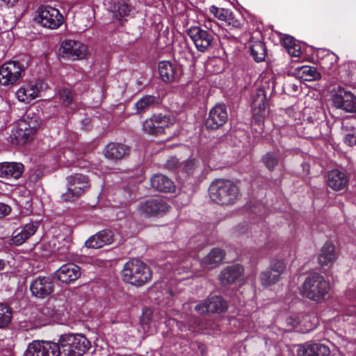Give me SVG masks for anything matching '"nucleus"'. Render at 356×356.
<instances>
[{"instance_id":"nucleus-1","label":"nucleus","mask_w":356,"mask_h":356,"mask_svg":"<svg viewBox=\"0 0 356 356\" xmlns=\"http://www.w3.org/2000/svg\"><path fill=\"white\" fill-rule=\"evenodd\" d=\"M56 343L58 356H82L91 346L90 341L81 334H62Z\"/></svg>"},{"instance_id":"nucleus-2","label":"nucleus","mask_w":356,"mask_h":356,"mask_svg":"<svg viewBox=\"0 0 356 356\" xmlns=\"http://www.w3.org/2000/svg\"><path fill=\"white\" fill-rule=\"evenodd\" d=\"M209 193L211 200L220 205L234 204L240 195L237 186L232 181L225 179L213 181Z\"/></svg>"},{"instance_id":"nucleus-3","label":"nucleus","mask_w":356,"mask_h":356,"mask_svg":"<svg viewBox=\"0 0 356 356\" xmlns=\"http://www.w3.org/2000/svg\"><path fill=\"white\" fill-rule=\"evenodd\" d=\"M40 125V120L38 118L27 115L12 129L9 136L10 142L16 146L26 145L33 139Z\"/></svg>"},{"instance_id":"nucleus-4","label":"nucleus","mask_w":356,"mask_h":356,"mask_svg":"<svg viewBox=\"0 0 356 356\" xmlns=\"http://www.w3.org/2000/svg\"><path fill=\"white\" fill-rule=\"evenodd\" d=\"M124 282L136 286L145 284L152 277L148 266L138 259L128 261L121 271Z\"/></svg>"},{"instance_id":"nucleus-5","label":"nucleus","mask_w":356,"mask_h":356,"mask_svg":"<svg viewBox=\"0 0 356 356\" xmlns=\"http://www.w3.org/2000/svg\"><path fill=\"white\" fill-rule=\"evenodd\" d=\"M330 290V284L321 274H309L300 288L301 295L309 300L320 302L324 299Z\"/></svg>"},{"instance_id":"nucleus-6","label":"nucleus","mask_w":356,"mask_h":356,"mask_svg":"<svg viewBox=\"0 0 356 356\" xmlns=\"http://www.w3.org/2000/svg\"><path fill=\"white\" fill-rule=\"evenodd\" d=\"M67 190L61 195L66 202H73L90 187L88 178L82 174H74L67 177Z\"/></svg>"},{"instance_id":"nucleus-7","label":"nucleus","mask_w":356,"mask_h":356,"mask_svg":"<svg viewBox=\"0 0 356 356\" xmlns=\"http://www.w3.org/2000/svg\"><path fill=\"white\" fill-rule=\"evenodd\" d=\"M25 67L18 60H9L0 65V86L15 85L24 74Z\"/></svg>"},{"instance_id":"nucleus-8","label":"nucleus","mask_w":356,"mask_h":356,"mask_svg":"<svg viewBox=\"0 0 356 356\" xmlns=\"http://www.w3.org/2000/svg\"><path fill=\"white\" fill-rule=\"evenodd\" d=\"M267 106L266 95L262 88L257 89L252 95V128L254 130L259 129V132L263 130L264 119L266 115Z\"/></svg>"},{"instance_id":"nucleus-9","label":"nucleus","mask_w":356,"mask_h":356,"mask_svg":"<svg viewBox=\"0 0 356 356\" xmlns=\"http://www.w3.org/2000/svg\"><path fill=\"white\" fill-rule=\"evenodd\" d=\"M331 92L332 102L336 108L347 113L356 112V96L350 91L338 86Z\"/></svg>"},{"instance_id":"nucleus-10","label":"nucleus","mask_w":356,"mask_h":356,"mask_svg":"<svg viewBox=\"0 0 356 356\" xmlns=\"http://www.w3.org/2000/svg\"><path fill=\"white\" fill-rule=\"evenodd\" d=\"M37 13V22L44 28L56 29L64 22L63 16L60 11L49 6L39 8Z\"/></svg>"},{"instance_id":"nucleus-11","label":"nucleus","mask_w":356,"mask_h":356,"mask_svg":"<svg viewBox=\"0 0 356 356\" xmlns=\"http://www.w3.org/2000/svg\"><path fill=\"white\" fill-rule=\"evenodd\" d=\"M175 124L174 121L171 120L168 116L156 115L143 122V130L150 135L159 136L163 133H167L170 127Z\"/></svg>"},{"instance_id":"nucleus-12","label":"nucleus","mask_w":356,"mask_h":356,"mask_svg":"<svg viewBox=\"0 0 356 356\" xmlns=\"http://www.w3.org/2000/svg\"><path fill=\"white\" fill-rule=\"evenodd\" d=\"M187 33L197 51L205 52L211 47L214 40L213 35L211 33L203 29L201 26H191L188 29Z\"/></svg>"},{"instance_id":"nucleus-13","label":"nucleus","mask_w":356,"mask_h":356,"mask_svg":"<svg viewBox=\"0 0 356 356\" xmlns=\"http://www.w3.org/2000/svg\"><path fill=\"white\" fill-rule=\"evenodd\" d=\"M44 86V83L40 81L24 83L15 92V97L19 102L29 104L40 97Z\"/></svg>"},{"instance_id":"nucleus-14","label":"nucleus","mask_w":356,"mask_h":356,"mask_svg":"<svg viewBox=\"0 0 356 356\" xmlns=\"http://www.w3.org/2000/svg\"><path fill=\"white\" fill-rule=\"evenodd\" d=\"M62 57L72 60L83 59L88 54L86 45L74 40H67L64 41L59 49Z\"/></svg>"},{"instance_id":"nucleus-15","label":"nucleus","mask_w":356,"mask_h":356,"mask_svg":"<svg viewBox=\"0 0 356 356\" xmlns=\"http://www.w3.org/2000/svg\"><path fill=\"white\" fill-rule=\"evenodd\" d=\"M56 343L47 341H34L31 343L24 356H58Z\"/></svg>"},{"instance_id":"nucleus-16","label":"nucleus","mask_w":356,"mask_h":356,"mask_svg":"<svg viewBox=\"0 0 356 356\" xmlns=\"http://www.w3.org/2000/svg\"><path fill=\"white\" fill-rule=\"evenodd\" d=\"M30 290L33 296L44 298L54 291L53 279L49 276H38L31 282Z\"/></svg>"},{"instance_id":"nucleus-17","label":"nucleus","mask_w":356,"mask_h":356,"mask_svg":"<svg viewBox=\"0 0 356 356\" xmlns=\"http://www.w3.org/2000/svg\"><path fill=\"white\" fill-rule=\"evenodd\" d=\"M168 210V204L161 198L147 200L138 207L140 214L147 217L163 214Z\"/></svg>"},{"instance_id":"nucleus-18","label":"nucleus","mask_w":356,"mask_h":356,"mask_svg":"<svg viewBox=\"0 0 356 356\" xmlns=\"http://www.w3.org/2000/svg\"><path fill=\"white\" fill-rule=\"evenodd\" d=\"M227 120V112L224 104H217L209 112L206 121L207 128L216 129L222 126Z\"/></svg>"},{"instance_id":"nucleus-19","label":"nucleus","mask_w":356,"mask_h":356,"mask_svg":"<svg viewBox=\"0 0 356 356\" xmlns=\"http://www.w3.org/2000/svg\"><path fill=\"white\" fill-rule=\"evenodd\" d=\"M56 276L63 283L70 284L76 280L81 276V270L77 265L69 263L63 265L57 270Z\"/></svg>"},{"instance_id":"nucleus-20","label":"nucleus","mask_w":356,"mask_h":356,"mask_svg":"<svg viewBox=\"0 0 356 356\" xmlns=\"http://www.w3.org/2000/svg\"><path fill=\"white\" fill-rule=\"evenodd\" d=\"M38 228V222H31L26 224L22 229L13 232L11 243L15 245L23 244L27 239L33 236Z\"/></svg>"},{"instance_id":"nucleus-21","label":"nucleus","mask_w":356,"mask_h":356,"mask_svg":"<svg viewBox=\"0 0 356 356\" xmlns=\"http://www.w3.org/2000/svg\"><path fill=\"white\" fill-rule=\"evenodd\" d=\"M113 241V232L109 229H104L90 236L85 243L88 248H101L106 245H109Z\"/></svg>"},{"instance_id":"nucleus-22","label":"nucleus","mask_w":356,"mask_h":356,"mask_svg":"<svg viewBox=\"0 0 356 356\" xmlns=\"http://www.w3.org/2000/svg\"><path fill=\"white\" fill-rule=\"evenodd\" d=\"M24 170V166L17 162H2L0 163V177L15 179H19Z\"/></svg>"},{"instance_id":"nucleus-23","label":"nucleus","mask_w":356,"mask_h":356,"mask_svg":"<svg viewBox=\"0 0 356 356\" xmlns=\"http://www.w3.org/2000/svg\"><path fill=\"white\" fill-rule=\"evenodd\" d=\"M243 273V268L236 264L225 268L219 275V280L222 285H227L234 283Z\"/></svg>"},{"instance_id":"nucleus-24","label":"nucleus","mask_w":356,"mask_h":356,"mask_svg":"<svg viewBox=\"0 0 356 356\" xmlns=\"http://www.w3.org/2000/svg\"><path fill=\"white\" fill-rule=\"evenodd\" d=\"M337 255L335 251V247L331 242H326L322 247L321 253L318 255V263L321 266H331Z\"/></svg>"},{"instance_id":"nucleus-25","label":"nucleus","mask_w":356,"mask_h":356,"mask_svg":"<svg viewBox=\"0 0 356 356\" xmlns=\"http://www.w3.org/2000/svg\"><path fill=\"white\" fill-rule=\"evenodd\" d=\"M327 184L334 191L343 189L348 184L346 175L339 170H332L327 173Z\"/></svg>"},{"instance_id":"nucleus-26","label":"nucleus","mask_w":356,"mask_h":356,"mask_svg":"<svg viewBox=\"0 0 356 356\" xmlns=\"http://www.w3.org/2000/svg\"><path fill=\"white\" fill-rule=\"evenodd\" d=\"M129 152V147L121 143H109L104 149L105 156L111 160L122 159Z\"/></svg>"},{"instance_id":"nucleus-27","label":"nucleus","mask_w":356,"mask_h":356,"mask_svg":"<svg viewBox=\"0 0 356 356\" xmlns=\"http://www.w3.org/2000/svg\"><path fill=\"white\" fill-rule=\"evenodd\" d=\"M150 181L152 187L160 192L169 193L175 191L173 182L163 175H155Z\"/></svg>"},{"instance_id":"nucleus-28","label":"nucleus","mask_w":356,"mask_h":356,"mask_svg":"<svg viewBox=\"0 0 356 356\" xmlns=\"http://www.w3.org/2000/svg\"><path fill=\"white\" fill-rule=\"evenodd\" d=\"M343 131L345 134L344 142L349 146L356 145V120L349 119L343 122Z\"/></svg>"},{"instance_id":"nucleus-29","label":"nucleus","mask_w":356,"mask_h":356,"mask_svg":"<svg viewBox=\"0 0 356 356\" xmlns=\"http://www.w3.org/2000/svg\"><path fill=\"white\" fill-rule=\"evenodd\" d=\"M225 252L220 248H213L203 258L201 264L204 268H211L220 264L224 259Z\"/></svg>"},{"instance_id":"nucleus-30","label":"nucleus","mask_w":356,"mask_h":356,"mask_svg":"<svg viewBox=\"0 0 356 356\" xmlns=\"http://www.w3.org/2000/svg\"><path fill=\"white\" fill-rule=\"evenodd\" d=\"M159 72L161 78L165 82H170L175 79V67L169 61H161L159 64Z\"/></svg>"},{"instance_id":"nucleus-31","label":"nucleus","mask_w":356,"mask_h":356,"mask_svg":"<svg viewBox=\"0 0 356 356\" xmlns=\"http://www.w3.org/2000/svg\"><path fill=\"white\" fill-rule=\"evenodd\" d=\"M207 300L209 313H220L227 309L225 301L220 296H213Z\"/></svg>"},{"instance_id":"nucleus-32","label":"nucleus","mask_w":356,"mask_h":356,"mask_svg":"<svg viewBox=\"0 0 356 356\" xmlns=\"http://www.w3.org/2000/svg\"><path fill=\"white\" fill-rule=\"evenodd\" d=\"M130 11V6L123 1H118L113 8V17L120 21H122L125 17L128 16Z\"/></svg>"},{"instance_id":"nucleus-33","label":"nucleus","mask_w":356,"mask_h":356,"mask_svg":"<svg viewBox=\"0 0 356 356\" xmlns=\"http://www.w3.org/2000/svg\"><path fill=\"white\" fill-rule=\"evenodd\" d=\"M298 73L305 81H311L321 78V74L316 68L310 66H302L298 69Z\"/></svg>"},{"instance_id":"nucleus-34","label":"nucleus","mask_w":356,"mask_h":356,"mask_svg":"<svg viewBox=\"0 0 356 356\" xmlns=\"http://www.w3.org/2000/svg\"><path fill=\"white\" fill-rule=\"evenodd\" d=\"M259 278L263 286H268L277 283L280 280V276L268 268L260 274Z\"/></svg>"},{"instance_id":"nucleus-35","label":"nucleus","mask_w":356,"mask_h":356,"mask_svg":"<svg viewBox=\"0 0 356 356\" xmlns=\"http://www.w3.org/2000/svg\"><path fill=\"white\" fill-rule=\"evenodd\" d=\"M250 52L256 62L259 63L264 60L266 56L265 44L261 42H254L250 47Z\"/></svg>"},{"instance_id":"nucleus-36","label":"nucleus","mask_w":356,"mask_h":356,"mask_svg":"<svg viewBox=\"0 0 356 356\" xmlns=\"http://www.w3.org/2000/svg\"><path fill=\"white\" fill-rule=\"evenodd\" d=\"M157 103L156 98L153 95H145L136 102L135 107L137 111L142 112Z\"/></svg>"},{"instance_id":"nucleus-37","label":"nucleus","mask_w":356,"mask_h":356,"mask_svg":"<svg viewBox=\"0 0 356 356\" xmlns=\"http://www.w3.org/2000/svg\"><path fill=\"white\" fill-rule=\"evenodd\" d=\"M322 52L325 54L322 58V65L325 68H332L334 65L337 63L338 60V56L333 52L329 51L327 50H323Z\"/></svg>"},{"instance_id":"nucleus-38","label":"nucleus","mask_w":356,"mask_h":356,"mask_svg":"<svg viewBox=\"0 0 356 356\" xmlns=\"http://www.w3.org/2000/svg\"><path fill=\"white\" fill-rule=\"evenodd\" d=\"M12 312L8 306L0 304V328L6 326L11 321Z\"/></svg>"},{"instance_id":"nucleus-39","label":"nucleus","mask_w":356,"mask_h":356,"mask_svg":"<svg viewBox=\"0 0 356 356\" xmlns=\"http://www.w3.org/2000/svg\"><path fill=\"white\" fill-rule=\"evenodd\" d=\"M314 342L309 341L298 346L297 353L298 356H315L314 351Z\"/></svg>"},{"instance_id":"nucleus-40","label":"nucleus","mask_w":356,"mask_h":356,"mask_svg":"<svg viewBox=\"0 0 356 356\" xmlns=\"http://www.w3.org/2000/svg\"><path fill=\"white\" fill-rule=\"evenodd\" d=\"M209 11L216 18L222 22H224L226 17L230 15L229 9L218 8L216 6H210Z\"/></svg>"},{"instance_id":"nucleus-41","label":"nucleus","mask_w":356,"mask_h":356,"mask_svg":"<svg viewBox=\"0 0 356 356\" xmlns=\"http://www.w3.org/2000/svg\"><path fill=\"white\" fill-rule=\"evenodd\" d=\"M263 161L266 166L270 170H273L275 168V167L278 164L279 156L277 153L268 152L264 156Z\"/></svg>"},{"instance_id":"nucleus-42","label":"nucleus","mask_w":356,"mask_h":356,"mask_svg":"<svg viewBox=\"0 0 356 356\" xmlns=\"http://www.w3.org/2000/svg\"><path fill=\"white\" fill-rule=\"evenodd\" d=\"M182 170L188 175H192L198 168L199 162L195 159H188L182 164Z\"/></svg>"},{"instance_id":"nucleus-43","label":"nucleus","mask_w":356,"mask_h":356,"mask_svg":"<svg viewBox=\"0 0 356 356\" xmlns=\"http://www.w3.org/2000/svg\"><path fill=\"white\" fill-rule=\"evenodd\" d=\"M313 349L315 356H328L330 353L327 346L319 343H314Z\"/></svg>"},{"instance_id":"nucleus-44","label":"nucleus","mask_w":356,"mask_h":356,"mask_svg":"<svg viewBox=\"0 0 356 356\" xmlns=\"http://www.w3.org/2000/svg\"><path fill=\"white\" fill-rule=\"evenodd\" d=\"M60 97L63 103L65 106L70 105L73 100V94L70 89L69 88H63L60 91Z\"/></svg>"},{"instance_id":"nucleus-45","label":"nucleus","mask_w":356,"mask_h":356,"mask_svg":"<svg viewBox=\"0 0 356 356\" xmlns=\"http://www.w3.org/2000/svg\"><path fill=\"white\" fill-rule=\"evenodd\" d=\"M269 268L274 273H277L278 276L280 277L286 268V264L282 260H274L272 261Z\"/></svg>"},{"instance_id":"nucleus-46","label":"nucleus","mask_w":356,"mask_h":356,"mask_svg":"<svg viewBox=\"0 0 356 356\" xmlns=\"http://www.w3.org/2000/svg\"><path fill=\"white\" fill-rule=\"evenodd\" d=\"M224 22L230 29H238L241 27V21L238 19L236 18L234 13L231 10L230 15L228 17H226Z\"/></svg>"},{"instance_id":"nucleus-47","label":"nucleus","mask_w":356,"mask_h":356,"mask_svg":"<svg viewBox=\"0 0 356 356\" xmlns=\"http://www.w3.org/2000/svg\"><path fill=\"white\" fill-rule=\"evenodd\" d=\"M288 53L291 56L294 57H299L300 56L302 51L300 46L296 43L294 45H293L291 47L287 49Z\"/></svg>"},{"instance_id":"nucleus-48","label":"nucleus","mask_w":356,"mask_h":356,"mask_svg":"<svg viewBox=\"0 0 356 356\" xmlns=\"http://www.w3.org/2000/svg\"><path fill=\"white\" fill-rule=\"evenodd\" d=\"M207 305V300H205L204 302L197 305L195 307V309L197 313L200 314H204L209 313Z\"/></svg>"},{"instance_id":"nucleus-49","label":"nucleus","mask_w":356,"mask_h":356,"mask_svg":"<svg viewBox=\"0 0 356 356\" xmlns=\"http://www.w3.org/2000/svg\"><path fill=\"white\" fill-rule=\"evenodd\" d=\"M179 165V161L176 157L170 158L165 163V166L169 170H173Z\"/></svg>"},{"instance_id":"nucleus-50","label":"nucleus","mask_w":356,"mask_h":356,"mask_svg":"<svg viewBox=\"0 0 356 356\" xmlns=\"http://www.w3.org/2000/svg\"><path fill=\"white\" fill-rule=\"evenodd\" d=\"M283 44L284 47L287 49L294 45L296 42L294 38L289 35H285L283 39Z\"/></svg>"},{"instance_id":"nucleus-51","label":"nucleus","mask_w":356,"mask_h":356,"mask_svg":"<svg viewBox=\"0 0 356 356\" xmlns=\"http://www.w3.org/2000/svg\"><path fill=\"white\" fill-rule=\"evenodd\" d=\"M10 207L2 202H0V218H3L8 215L10 212Z\"/></svg>"},{"instance_id":"nucleus-52","label":"nucleus","mask_w":356,"mask_h":356,"mask_svg":"<svg viewBox=\"0 0 356 356\" xmlns=\"http://www.w3.org/2000/svg\"><path fill=\"white\" fill-rule=\"evenodd\" d=\"M216 22H213L211 19L210 18H206L204 22V26L207 29H209L211 30L212 32H214L215 31V27H216Z\"/></svg>"},{"instance_id":"nucleus-53","label":"nucleus","mask_w":356,"mask_h":356,"mask_svg":"<svg viewBox=\"0 0 356 356\" xmlns=\"http://www.w3.org/2000/svg\"><path fill=\"white\" fill-rule=\"evenodd\" d=\"M17 2V0H1L2 5L7 6L8 8L13 7Z\"/></svg>"},{"instance_id":"nucleus-54","label":"nucleus","mask_w":356,"mask_h":356,"mask_svg":"<svg viewBox=\"0 0 356 356\" xmlns=\"http://www.w3.org/2000/svg\"><path fill=\"white\" fill-rule=\"evenodd\" d=\"M42 312L47 316L51 317L54 315V310L50 307H44L42 309Z\"/></svg>"},{"instance_id":"nucleus-55","label":"nucleus","mask_w":356,"mask_h":356,"mask_svg":"<svg viewBox=\"0 0 356 356\" xmlns=\"http://www.w3.org/2000/svg\"><path fill=\"white\" fill-rule=\"evenodd\" d=\"M5 267V261L0 259V270H3Z\"/></svg>"},{"instance_id":"nucleus-56","label":"nucleus","mask_w":356,"mask_h":356,"mask_svg":"<svg viewBox=\"0 0 356 356\" xmlns=\"http://www.w3.org/2000/svg\"><path fill=\"white\" fill-rule=\"evenodd\" d=\"M241 227H242L243 228V227H245V225H238V226L236 227V229H237V231H238V234H241V233H243V232H244V231H241V230L239 229V228H240Z\"/></svg>"},{"instance_id":"nucleus-57","label":"nucleus","mask_w":356,"mask_h":356,"mask_svg":"<svg viewBox=\"0 0 356 356\" xmlns=\"http://www.w3.org/2000/svg\"><path fill=\"white\" fill-rule=\"evenodd\" d=\"M113 356H131V355H119V354H116V355H114Z\"/></svg>"},{"instance_id":"nucleus-58","label":"nucleus","mask_w":356,"mask_h":356,"mask_svg":"<svg viewBox=\"0 0 356 356\" xmlns=\"http://www.w3.org/2000/svg\"><path fill=\"white\" fill-rule=\"evenodd\" d=\"M305 320H307V319L309 318V316H305Z\"/></svg>"},{"instance_id":"nucleus-59","label":"nucleus","mask_w":356,"mask_h":356,"mask_svg":"<svg viewBox=\"0 0 356 356\" xmlns=\"http://www.w3.org/2000/svg\"><path fill=\"white\" fill-rule=\"evenodd\" d=\"M297 88H298V87L294 86L293 89H294L295 90H297Z\"/></svg>"}]
</instances>
